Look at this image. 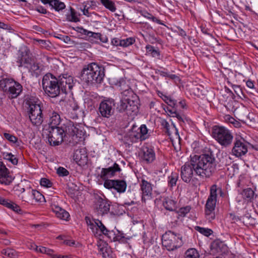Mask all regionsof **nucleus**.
Returning a JSON list of instances; mask_svg holds the SVG:
<instances>
[{
	"label": "nucleus",
	"mask_w": 258,
	"mask_h": 258,
	"mask_svg": "<svg viewBox=\"0 0 258 258\" xmlns=\"http://www.w3.org/2000/svg\"><path fill=\"white\" fill-rule=\"evenodd\" d=\"M216 167L215 159L211 152L195 155L189 162L185 163L181 167L180 176L186 183L190 181L194 173L202 177H209L215 172Z\"/></svg>",
	"instance_id": "f257e3e1"
},
{
	"label": "nucleus",
	"mask_w": 258,
	"mask_h": 258,
	"mask_svg": "<svg viewBox=\"0 0 258 258\" xmlns=\"http://www.w3.org/2000/svg\"><path fill=\"white\" fill-rule=\"evenodd\" d=\"M105 68L102 65L92 62L84 66L81 71L80 78L89 86L101 84L105 77Z\"/></svg>",
	"instance_id": "f03ea898"
},
{
	"label": "nucleus",
	"mask_w": 258,
	"mask_h": 258,
	"mask_svg": "<svg viewBox=\"0 0 258 258\" xmlns=\"http://www.w3.org/2000/svg\"><path fill=\"white\" fill-rule=\"evenodd\" d=\"M24 102L32 123L36 126L41 125L43 121L44 116L39 99L31 95H26L24 97Z\"/></svg>",
	"instance_id": "7ed1b4c3"
},
{
	"label": "nucleus",
	"mask_w": 258,
	"mask_h": 258,
	"mask_svg": "<svg viewBox=\"0 0 258 258\" xmlns=\"http://www.w3.org/2000/svg\"><path fill=\"white\" fill-rule=\"evenodd\" d=\"M121 98L118 106L120 112H126L130 115L136 114L139 111L138 101L131 99L134 95L132 89L121 93Z\"/></svg>",
	"instance_id": "20e7f679"
},
{
	"label": "nucleus",
	"mask_w": 258,
	"mask_h": 258,
	"mask_svg": "<svg viewBox=\"0 0 258 258\" xmlns=\"http://www.w3.org/2000/svg\"><path fill=\"white\" fill-rule=\"evenodd\" d=\"M213 138L222 147H230L233 140L232 133L227 128L219 125H214L212 130Z\"/></svg>",
	"instance_id": "39448f33"
},
{
	"label": "nucleus",
	"mask_w": 258,
	"mask_h": 258,
	"mask_svg": "<svg viewBox=\"0 0 258 258\" xmlns=\"http://www.w3.org/2000/svg\"><path fill=\"white\" fill-rule=\"evenodd\" d=\"M42 87L45 94L51 98L56 97L61 93L57 78L50 73L43 76Z\"/></svg>",
	"instance_id": "423d86ee"
},
{
	"label": "nucleus",
	"mask_w": 258,
	"mask_h": 258,
	"mask_svg": "<svg viewBox=\"0 0 258 258\" xmlns=\"http://www.w3.org/2000/svg\"><path fill=\"white\" fill-rule=\"evenodd\" d=\"M64 131L66 138L72 137L74 142L78 143L85 134L82 124L75 123L71 120L61 126Z\"/></svg>",
	"instance_id": "0eeeda50"
},
{
	"label": "nucleus",
	"mask_w": 258,
	"mask_h": 258,
	"mask_svg": "<svg viewBox=\"0 0 258 258\" xmlns=\"http://www.w3.org/2000/svg\"><path fill=\"white\" fill-rule=\"evenodd\" d=\"M85 220L95 236L100 237L103 234L109 239H111V234H112V231L108 230L101 221L91 218L89 216H86Z\"/></svg>",
	"instance_id": "6e6552de"
},
{
	"label": "nucleus",
	"mask_w": 258,
	"mask_h": 258,
	"mask_svg": "<svg viewBox=\"0 0 258 258\" xmlns=\"http://www.w3.org/2000/svg\"><path fill=\"white\" fill-rule=\"evenodd\" d=\"M47 138L50 145L55 146L60 145L66 139L64 131L61 127L48 128Z\"/></svg>",
	"instance_id": "1a4fd4ad"
},
{
	"label": "nucleus",
	"mask_w": 258,
	"mask_h": 258,
	"mask_svg": "<svg viewBox=\"0 0 258 258\" xmlns=\"http://www.w3.org/2000/svg\"><path fill=\"white\" fill-rule=\"evenodd\" d=\"M94 205L97 215L103 216L109 212L111 202L104 196L102 197L97 194L95 195Z\"/></svg>",
	"instance_id": "9d476101"
},
{
	"label": "nucleus",
	"mask_w": 258,
	"mask_h": 258,
	"mask_svg": "<svg viewBox=\"0 0 258 258\" xmlns=\"http://www.w3.org/2000/svg\"><path fill=\"white\" fill-rule=\"evenodd\" d=\"M17 55V62L19 67L25 68L33 59L31 56L30 50L26 46L20 47Z\"/></svg>",
	"instance_id": "9b49d317"
},
{
	"label": "nucleus",
	"mask_w": 258,
	"mask_h": 258,
	"mask_svg": "<svg viewBox=\"0 0 258 258\" xmlns=\"http://www.w3.org/2000/svg\"><path fill=\"white\" fill-rule=\"evenodd\" d=\"M114 100L112 99L104 100L101 102L99 107V114L103 117L109 118L114 112Z\"/></svg>",
	"instance_id": "f8f14e48"
},
{
	"label": "nucleus",
	"mask_w": 258,
	"mask_h": 258,
	"mask_svg": "<svg viewBox=\"0 0 258 258\" xmlns=\"http://www.w3.org/2000/svg\"><path fill=\"white\" fill-rule=\"evenodd\" d=\"M103 185L106 188L114 189L120 194L124 192L127 186L126 181L122 179H106L104 181Z\"/></svg>",
	"instance_id": "ddd939ff"
},
{
	"label": "nucleus",
	"mask_w": 258,
	"mask_h": 258,
	"mask_svg": "<svg viewBox=\"0 0 258 258\" xmlns=\"http://www.w3.org/2000/svg\"><path fill=\"white\" fill-rule=\"evenodd\" d=\"M62 93L67 94L73 87V78L68 74H62L57 78Z\"/></svg>",
	"instance_id": "4468645a"
},
{
	"label": "nucleus",
	"mask_w": 258,
	"mask_h": 258,
	"mask_svg": "<svg viewBox=\"0 0 258 258\" xmlns=\"http://www.w3.org/2000/svg\"><path fill=\"white\" fill-rule=\"evenodd\" d=\"M247 145L243 139H236L232 149V154L237 157L244 155L247 152Z\"/></svg>",
	"instance_id": "2eb2a0df"
},
{
	"label": "nucleus",
	"mask_w": 258,
	"mask_h": 258,
	"mask_svg": "<svg viewBox=\"0 0 258 258\" xmlns=\"http://www.w3.org/2000/svg\"><path fill=\"white\" fill-rule=\"evenodd\" d=\"M175 237L176 234L171 231H169L168 233H166L165 234L162 236V245L165 246L168 250H173L176 248V245L175 242Z\"/></svg>",
	"instance_id": "dca6fc26"
},
{
	"label": "nucleus",
	"mask_w": 258,
	"mask_h": 258,
	"mask_svg": "<svg viewBox=\"0 0 258 258\" xmlns=\"http://www.w3.org/2000/svg\"><path fill=\"white\" fill-rule=\"evenodd\" d=\"M136 125H133L132 128L120 139L121 141L126 147H129L134 143H137L139 141L138 135L136 134Z\"/></svg>",
	"instance_id": "f3484780"
},
{
	"label": "nucleus",
	"mask_w": 258,
	"mask_h": 258,
	"mask_svg": "<svg viewBox=\"0 0 258 258\" xmlns=\"http://www.w3.org/2000/svg\"><path fill=\"white\" fill-rule=\"evenodd\" d=\"M26 191L29 194V196H22L21 199L23 201L29 202L31 199L35 200V202L40 203L45 201L44 196L39 191L32 189L30 187H27Z\"/></svg>",
	"instance_id": "a211bd4d"
},
{
	"label": "nucleus",
	"mask_w": 258,
	"mask_h": 258,
	"mask_svg": "<svg viewBox=\"0 0 258 258\" xmlns=\"http://www.w3.org/2000/svg\"><path fill=\"white\" fill-rule=\"evenodd\" d=\"M73 160L79 166H84L88 162V155L85 149H79L75 151Z\"/></svg>",
	"instance_id": "6ab92c4d"
},
{
	"label": "nucleus",
	"mask_w": 258,
	"mask_h": 258,
	"mask_svg": "<svg viewBox=\"0 0 258 258\" xmlns=\"http://www.w3.org/2000/svg\"><path fill=\"white\" fill-rule=\"evenodd\" d=\"M180 110V113L178 112V123L181 126H183V123L185 122L189 124V119L186 116L185 113L188 109V105L184 99L181 100L178 102V110Z\"/></svg>",
	"instance_id": "aec40b11"
},
{
	"label": "nucleus",
	"mask_w": 258,
	"mask_h": 258,
	"mask_svg": "<svg viewBox=\"0 0 258 258\" xmlns=\"http://www.w3.org/2000/svg\"><path fill=\"white\" fill-rule=\"evenodd\" d=\"M13 179L14 178L10 175L8 169L2 162L0 161V183L9 185Z\"/></svg>",
	"instance_id": "412c9836"
},
{
	"label": "nucleus",
	"mask_w": 258,
	"mask_h": 258,
	"mask_svg": "<svg viewBox=\"0 0 258 258\" xmlns=\"http://www.w3.org/2000/svg\"><path fill=\"white\" fill-rule=\"evenodd\" d=\"M121 171V169L116 163H114L113 165L108 168H103L101 170L100 173V177L104 181L108 177H111L115 175L117 172H119Z\"/></svg>",
	"instance_id": "4be33fe9"
},
{
	"label": "nucleus",
	"mask_w": 258,
	"mask_h": 258,
	"mask_svg": "<svg viewBox=\"0 0 258 258\" xmlns=\"http://www.w3.org/2000/svg\"><path fill=\"white\" fill-rule=\"evenodd\" d=\"M140 185L142 191V201L145 202L147 199H150L151 197L152 185L149 182L142 179Z\"/></svg>",
	"instance_id": "5701e85b"
},
{
	"label": "nucleus",
	"mask_w": 258,
	"mask_h": 258,
	"mask_svg": "<svg viewBox=\"0 0 258 258\" xmlns=\"http://www.w3.org/2000/svg\"><path fill=\"white\" fill-rule=\"evenodd\" d=\"M141 157L142 160L146 163H152L155 159V154L154 150L148 147H143Z\"/></svg>",
	"instance_id": "b1692460"
},
{
	"label": "nucleus",
	"mask_w": 258,
	"mask_h": 258,
	"mask_svg": "<svg viewBox=\"0 0 258 258\" xmlns=\"http://www.w3.org/2000/svg\"><path fill=\"white\" fill-rule=\"evenodd\" d=\"M23 90V87L19 83L15 81L14 84L12 86L10 89L8 90L7 95L10 99H14L18 97Z\"/></svg>",
	"instance_id": "393cba45"
},
{
	"label": "nucleus",
	"mask_w": 258,
	"mask_h": 258,
	"mask_svg": "<svg viewBox=\"0 0 258 258\" xmlns=\"http://www.w3.org/2000/svg\"><path fill=\"white\" fill-rule=\"evenodd\" d=\"M51 208L57 217L62 220H68L70 217L69 213L61 207L55 204H52L51 205Z\"/></svg>",
	"instance_id": "a878e982"
},
{
	"label": "nucleus",
	"mask_w": 258,
	"mask_h": 258,
	"mask_svg": "<svg viewBox=\"0 0 258 258\" xmlns=\"http://www.w3.org/2000/svg\"><path fill=\"white\" fill-rule=\"evenodd\" d=\"M25 68L28 69L33 77H38L41 74V69L34 59Z\"/></svg>",
	"instance_id": "bb28decb"
},
{
	"label": "nucleus",
	"mask_w": 258,
	"mask_h": 258,
	"mask_svg": "<svg viewBox=\"0 0 258 258\" xmlns=\"http://www.w3.org/2000/svg\"><path fill=\"white\" fill-rule=\"evenodd\" d=\"M15 82V81L12 78H3L0 80V88L3 92L7 94L8 92V90L10 89Z\"/></svg>",
	"instance_id": "cd10ccee"
},
{
	"label": "nucleus",
	"mask_w": 258,
	"mask_h": 258,
	"mask_svg": "<svg viewBox=\"0 0 258 258\" xmlns=\"http://www.w3.org/2000/svg\"><path fill=\"white\" fill-rule=\"evenodd\" d=\"M136 134L138 135L139 141H142L148 137L147 135L148 130L145 124H142L140 127L136 125Z\"/></svg>",
	"instance_id": "c85d7f7f"
},
{
	"label": "nucleus",
	"mask_w": 258,
	"mask_h": 258,
	"mask_svg": "<svg viewBox=\"0 0 258 258\" xmlns=\"http://www.w3.org/2000/svg\"><path fill=\"white\" fill-rule=\"evenodd\" d=\"M60 120L61 119L59 114L55 111H53L51 114L50 115L48 127H59L58 125L59 124Z\"/></svg>",
	"instance_id": "c756f323"
},
{
	"label": "nucleus",
	"mask_w": 258,
	"mask_h": 258,
	"mask_svg": "<svg viewBox=\"0 0 258 258\" xmlns=\"http://www.w3.org/2000/svg\"><path fill=\"white\" fill-rule=\"evenodd\" d=\"M166 102L169 105V107H167V111L170 113V116L177 118V110L174 107L176 103L171 98H167Z\"/></svg>",
	"instance_id": "7c9ffc66"
},
{
	"label": "nucleus",
	"mask_w": 258,
	"mask_h": 258,
	"mask_svg": "<svg viewBox=\"0 0 258 258\" xmlns=\"http://www.w3.org/2000/svg\"><path fill=\"white\" fill-rule=\"evenodd\" d=\"M211 248L218 253L225 252L227 250L226 246L223 242L219 241H214L211 245Z\"/></svg>",
	"instance_id": "2f4dec72"
},
{
	"label": "nucleus",
	"mask_w": 258,
	"mask_h": 258,
	"mask_svg": "<svg viewBox=\"0 0 258 258\" xmlns=\"http://www.w3.org/2000/svg\"><path fill=\"white\" fill-rule=\"evenodd\" d=\"M163 206L167 210L177 212L176 211V202L172 199L169 198L166 199L163 203Z\"/></svg>",
	"instance_id": "473e14b6"
},
{
	"label": "nucleus",
	"mask_w": 258,
	"mask_h": 258,
	"mask_svg": "<svg viewBox=\"0 0 258 258\" xmlns=\"http://www.w3.org/2000/svg\"><path fill=\"white\" fill-rule=\"evenodd\" d=\"M241 195L244 200L247 202H251L254 196V192L251 188H247L243 190Z\"/></svg>",
	"instance_id": "72a5a7b5"
},
{
	"label": "nucleus",
	"mask_w": 258,
	"mask_h": 258,
	"mask_svg": "<svg viewBox=\"0 0 258 258\" xmlns=\"http://www.w3.org/2000/svg\"><path fill=\"white\" fill-rule=\"evenodd\" d=\"M101 4L107 10L111 12H115L116 7L115 3L111 0H100Z\"/></svg>",
	"instance_id": "f704fd0d"
},
{
	"label": "nucleus",
	"mask_w": 258,
	"mask_h": 258,
	"mask_svg": "<svg viewBox=\"0 0 258 258\" xmlns=\"http://www.w3.org/2000/svg\"><path fill=\"white\" fill-rule=\"evenodd\" d=\"M49 6L58 12L63 10L66 8L64 3L59 0H50Z\"/></svg>",
	"instance_id": "c9c22d12"
},
{
	"label": "nucleus",
	"mask_w": 258,
	"mask_h": 258,
	"mask_svg": "<svg viewBox=\"0 0 258 258\" xmlns=\"http://www.w3.org/2000/svg\"><path fill=\"white\" fill-rule=\"evenodd\" d=\"M218 192L220 194L221 196H222L223 192L221 188H218L216 184L212 185L210 188V194L208 198L217 200Z\"/></svg>",
	"instance_id": "e433bc0d"
},
{
	"label": "nucleus",
	"mask_w": 258,
	"mask_h": 258,
	"mask_svg": "<svg viewBox=\"0 0 258 258\" xmlns=\"http://www.w3.org/2000/svg\"><path fill=\"white\" fill-rule=\"evenodd\" d=\"M146 53L149 54L151 55L153 57H159L160 56V52L158 50L155 49L154 47V46L148 44L146 46Z\"/></svg>",
	"instance_id": "4c0bfd02"
},
{
	"label": "nucleus",
	"mask_w": 258,
	"mask_h": 258,
	"mask_svg": "<svg viewBox=\"0 0 258 258\" xmlns=\"http://www.w3.org/2000/svg\"><path fill=\"white\" fill-rule=\"evenodd\" d=\"M185 258H200V254L195 248H189L185 252Z\"/></svg>",
	"instance_id": "58836bf2"
},
{
	"label": "nucleus",
	"mask_w": 258,
	"mask_h": 258,
	"mask_svg": "<svg viewBox=\"0 0 258 258\" xmlns=\"http://www.w3.org/2000/svg\"><path fill=\"white\" fill-rule=\"evenodd\" d=\"M116 85L119 88V90L121 93L132 89L125 81L123 79H121L118 81Z\"/></svg>",
	"instance_id": "ea45409f"
},
{
	"label": "nucleus",
	"mask_w": 258,
	"mask_h": 258,
	"mask_svg": "<svg viewBox=\"0 0 258 258\" xmlns=\"http://www.w3.org/2000/svg\"><path fill=\"white\" fill-rule=\"evenodd\" d=\"M70 11V14H67L66 15L67 20L69 21L73 22H79L80 21V19L77 16L75 10L73 8L71 7Z\"/></svg>",
	"instance_id": "a19ab883"
},
{
	"label": "nucleus",
	"mask_w": 258,
	"mask_h": 258,
	"mask_svg": "<svg viewBox=\"0 0 258 258\" xmlns=\"http://www.w3.org/2000/svg\"><path fill=\"white\" fill-rule=\"evenodd\" d=\"M3 158L11 162L13 165H17L18 164V160L11 153H3Z\"/></svg>",
	"instance_id": "79ce46f5"
},
{
	"label": "nucleus",
	"mask_w": 258,
	"mask_h": 258,
	"mask_svg": "<svg viewBox=\"0 0 258 258\" xmlns=\"http://www.w3.org/2000/svg\"><path fill=\"white\" fill-rule=\"evenodd\" d=\"M4 138L8 140L10 142L14 144H16L17 146H20L19 142L18 141V138L14 136L13 135L10 134L9 133H5L4 134Z\"/></svg>",
	"instance_id": "37998d69"
},
{
	"label": "nucleus",
	"mask_w": 258,
	"mask_h": 258,
	"mask_svg": "<svg viewBox=\"0 0 258 258\" xmlns=\"http://www.w3.org/2000/svg\"><path fill=\"white\" fill-rule=\"evenodd\" d=\"M216 202V200L208 198L205 205V210L215 211Z\"/></svg>",
	"instance_id": "c03bdc74"
},
{
	"label": "nucleus",
	"mask_w": 258,
	"mask_h": 258,
	"mask_svg": "<svg viewBox=\"0 0 258 258\" xmlns=\"http://www.w3.org/2000/svg\"><path fill=\"white\" fill-rule=\"evenodd\" d=\"M195 229L200 233L206 236L211 235L213 233V231L211 229L201 227L200 226H196Z\"/></svg>",
	"instance_id": "a18cd8bd"
},
{
	"label": "nucleus",
	"mask_w": 258,
	"mask_h": 258,
	"mask_svg": "<svg viewBox=\"0 0 258 258\" xmlns=\"http://www.w3.org/2000/svg\"><path fill=\"white\" fill-rule=\"evenodd\" d=\"M118 233L115 234L114 232L112 231V234L111 235V239L110 240H113L114 241H118L119 242H124L125 241L124 237L123 235V234H120L118 231Z\"/></svg>",
	"instance_id": "49530a36"
},
{
	"label": "nucleus",
	"mask_w": 258,
	"mask_h": 258,
	"mask_svg": "<svg viewBox=\"0 0 258 258\" xmlns=\"http://www.w3.org/2000/svg\"><path fill=\"white\" fill-rule=\"evenodd\" d=\"M162 125H164V127L166 128V132L167 133L168 136H169V138L172 142V144L173 146H174V149H176V148L174 146V139H173V137L171 136V131L170 130V128H169V123L167 121L164 120L162 122Z\"/></svg>",
	"instance_id": "de8ad7c7"
},
{
	"label": "nucleus",
	"mask_w": 258,
	"mask_h": 258,
	"mask_svg": "<svg viewBox=\"0 0 258 258\" xmlns=\"http://www.w3.org/2000/svg\"><path fill=\"white\" fill-rule=\"evenodd\" d=\"M191 210V207L189 206L181 207L178 210V216L181 217H184Z\"/></svg>",
	"instance_id": "09e8293b"
},
{
	"label": "nucleus",
	"mask_w": 258,
	"mask_h": 258,
	"mask_svg": "<svg viewBox=\"0 0 258 258\" xmlns=\"http://www.w3.org/2000/svg\"><path fill=\"white\" fill-rule=\"evenodd\" d=\"M13 190L16 194L19 195L26 191V189L24 188L22 184L19 183L14 187Z\"/></svg>",
	"instance_id": "8fccbe9b"
},
{
	"label": "nucleus",
	"mask_w": 258,
	"mask_h": 258,
	"mask_svg": "<svg viewBox=\"0 0 258 258\" xmlns=\"http://www.w3.org/2000/svg\"><path fill=\"white\" fill-rule=\"evenodd\" d=\"M73 29L77 31V32L81 34L82 35H84L85 36H88L89 35V34L90 33V31H89L87 29H84L82 27H73Z\"/></svg>",
	"instance_id": "3c124183"
},
{
	"label": "nucleus",
	"mask_w": 258,
	"mask_h": 258,
	"mask_svg": "<svg viewBox=\"0 0 258 258\" xmlns=\"http://www.w3.org/2000/svg\"><path fill=\"white\" fill-rule=\"evenodd\" d=\"M135 42V39L132 37H130L125 39L121 40V46L123 47H127L130 45L133 44Z\"/></svg>",
	"instance_id": "603ef678"
},
{
	"label": "nucleus",
	"mask_w": 258,
	"mask_h": 258,
	"mask_svg": "<svg viewBox=\"0 0 258 258\" xmlns=\"http://www.w3.org/2000/svg\"><path fill=\"white\" fill-rule=\"evenodd\" d=\"M178 35L182 37V41L184 43L189 41V37L186 34V32L182 29L178 28Z\"/></svg>",
	"instance_id": "864d4df0"
},
{
	"label": "nucleus",
	"mask_w": 258,
	"mask_h": 258,
	"mask_svg": "<svg viewBox=\"0 0 258 258\" xmlns=\"http://www.w3.org/2000/svg\"><path fill=\"white\" fill-rule=\"evenodd\" d=\"M56 173L59 176H66L69 174V171L62 167H58Z\"/></svg>",
	"instance_id": "5fc2aeb1"
},
{
	"label": "nucleus",
	"mask_w": 258,
	"mask_h": 258,
	"mask_svg": "<svg viewBox=\"0 0 258 258\" xmlns=\"http://www.w3.org/2000/svg\"><path fill=\"white\" fill-rule=\"evenodd\" d=\"M40 185L46 187H50L52 186V182L46 178H42L40 180Z\"/></svg>",
	"instance_id": "6e6d98bb"
},
{
	"label": "nucleus",
	"mask_w": 258,
	"mask_h": 258,
	"mask_svg": "<svg viewBox=\"0 0 258 258\" xmlns=\"http://www.w3.org/2000/svg\"><path fill=\"white\" fill-rule=\"evenodd\" d=\"M215 211H212L211 210H205V214L207 219L209 220H212L214 219L215 215Z\"/></svg>",
	"instance_id": "4d7b16f0"
},
{
	"label": "nucleus",
	"mask_w": 258,
	"mask_h": 258,
	"mask_svg": "<svg viewBox=\"0 0 258 258\" xmlns=\"http://www.w3.org/2000/svg\"><path fill=\"white\" fill-rule=\"evenodd\" d=\"M177 181V176H174L172 174L171 176H169L168 184L170 187L175 186L176 181Z\"/></svg>",
	"instance_id": "13d9d810"
},
{
	"label": "nucleus",
	"mask_w": 258,
	"mask_h": 258,
	"mask_svg": "<svg viewBox=\"0 0 258 258\" xmlns=\"http://www.w3.org/2000/svg\"><path fill=\"white\" fill-rule=\"evenodd\" d=\"M90 9V7H87L86 6H85L83 9L82 10V11L83 12V15L86 16L88 17H90L92 16V14H94L95 15H98L97 13L95 12H92L90 13L89 11V9Z\"/></svg>",
	"instance_id": "bf43d9fd"
},
{
	"label": "nucleus",
	"mask_w": 258,
	"mask_h": 258,
	"mask_svg": "<svg viewBox=\"0 0 258 258\" xmlns=\"http://www.w3.org/2000/svg\"><path fill=\"white\" fill-rule=\"evenodd\" d=\"M9 209H10L13 211L16 212L18 213H19L22 211L19 206H18L14 202L12 203V206H10Z\"/></svg>",
	"instance_id": "052dcab7"
},
{
	"label": "nucleus",
	"mask_w": 258,
	"mask_h": 258,
	"mask_svg": "<svg viewBox=\"0 0 258 258\" xmlns=\"http://www.w3.org/2000/svg\"><path fill=\"white\" fill-rule=\"evenodd\" d=\"M7 252H8V257H15L17 255V251L12 248H7Z\"/></svg>",
	"instance_id": "680f3d73"
},
{
	"label": "nucleus",
	"mask_w": 258,
	"mask_h": 258,
	"mask_svg": "<svg viewBox=\"0 0 258 258\" xmlns=\"http://www.w3.org/2000/svg\"><path fill=\"white\" fill-rule=\"evenodd\" d=\"M36 41L42 47H48L50 44V42L45 40L37 39Z\"/></svg>",
	"instance_id": "e2e57ef3"
},
{
	"label": "nucleus",
	"mask_w": 258,
	"mask_h": 258,
	"mask_svg": "<svg viewBox=\"0 0 258 258\" xmlns=\"http://www.w3.org/2000/svg\"><path fill=\"white\" fill-rule=\"evenodd\" d=\"M35 250L37 252H39L44 253L46 252V247L43 246H38L35 244H33Z\"/></svg>",
	"instance_id": "0e129e2a"
},
{
	"label": "nucleus",
	"mask_w": 258,
	"mask_h": 258,
	"mask_svg": "<svg viewBox=\"0 0 258 258\" xmlns=\"http://www.w3.org/2000/svg\"><path fill=\"white\" fill-rule=\"evenodd\" d=\"M100 35H101L100 33H95V32L91 31L89 34V37H92L96 40H98L99 37H100Z\"/></svg>",
	"instance_id": "69168bd1"
},
{
	"label": "nucleus",
	"mask_w": 258,
	"mask_h": 258,
	"mask_svg": "<svg viewBox=\"0 0 258 258\" xmlns=\"http://www.w3.org/2000/svg\"><path fill=\"white\" fill-rule=\"evenodd\" d=\"M121 40H119L118 38H113L111 40V43L113 45L117 46H121Z\"/></svg>",
	"instance_id": "338daca9"
},
{
	"label": "nucleus",
	"mask_w": 258,
	"mask_h": 258,
	"mask_svg": "<svg viewBox=\"0 0 258 258\" xmlns=\"http://www.w3.org/2000/svg\"><path fill=\"white\" fill-rule=\"evenodd\" d=\"M81 113V111H79V112H74L72 111L70 113V117L73 119H77L79 117V113Z\"/></svg>",
	"instance_id": "774afa93"
}]
</instances>
